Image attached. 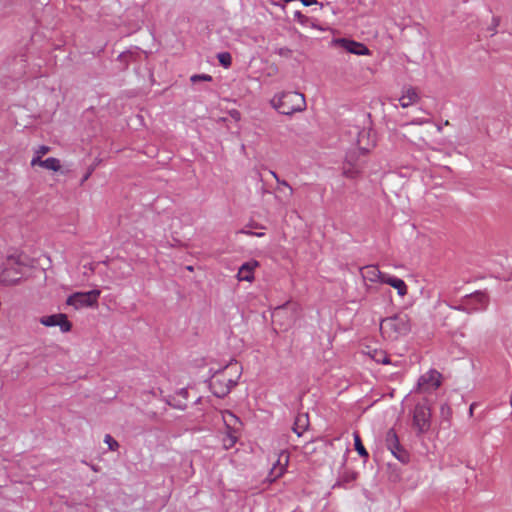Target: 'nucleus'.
<instances>
[{"label":"nucleus","instance_id":"nucleus-10","mask_svg":"<svg viewBox=\"0 0 512 512\" xmlns=\"http://www.w3.org/2000/svg\"><path fill=\"white\" fill-rule=\"evenodd\" d=\"M362 170V166L359 164L354 153H350L346 156V159L342 166V173L346 178L355 179L357 178Z\"/></svg>","mask_w":512,"mask_h":512},{"label":"nucleus","instance_id":"nucleus-1","mask_svg":"<svg viewBox=\"0 0 512 512\" xmlns=\"http://www.w3.org/2000/svg\"><path fill=\"white\" fill-rule=\"evenodd\" d=\"M242 374V366L236 360H231L223 368L215 371L210 379V389L217 397L226 396L237 384Z\"/></svg>","mask_w":512,"mask_h":512},{"label":"nucleus","instance_id":"nucleus-34","mask_svg":"<svg viewBox=\"0 0 512 512\" xmlns=\"http://www.w3.org/2000/svg\"><path fill=\"white\" fill-rule=\"evenodd\" d=\"M242 233H245L247 235H255V236H258V237L263 236V233H253V232H250V231H242Z\"/></svg>","mask_w":512,"mask_h":512},{"label":"nucleus","instance_id":"nucleus-21","mask_svg":"<svg viewBox=\"0 0 512 512\" xmlns=\"http://www.w3.org/2000/svg\"><path fill=\"white\" fill-rule=\"evenodd\" d=\"M178 396H180L182 398V400H179V401H175V397H172L170 399L167 400V403L170 405V406H173L174 408H177V409H184L186 407V400L188 398V392L185 388H182L179 390V392L177 393Z\"/></svg>","mask_w":512,"mask_h":512},{"label":"nucleus","instance_id":"nucleus-2","mask_svg":"<svg viewBox=\"0 0 512 512\" xmlns=\"http://www.w3.org/2000/svg\"><path fill=\"white\" fill-rule=\"evenodd\" d=\"M411 331V319L406 313H397L386 317L380 322V333L383 339L396 341Z\"/></svg>","mask_w":512,"mask_h":512},{"label":"nucleus","instance_id":"nucleus-22","mask_svg":"<svg viewBox=\"0 0 512 512\" xmlns=\"http://www.w3.org/2000/svg\"><path fill=\"white\" fill-rule=\"evenodd\" d=\"M308 427V416L306 414L299 415L296 418L293 430L298 435L301 436L303 432Z\"/></svg>","mask_w":512,"mask_h":512},{"label":"nucleus","instance_id":"nucleus-24","mask_svg":"<svg viewBox=\"0 0 512 512\" xmlns=\"http://www.w3.org/2000/svg\"><path fill=\"white\" fill-rule=\"evenodd\" d=\"M239 431H226V436L223 438V445L225 449H230L235 445L238 439Z\"/></svg>","mask_w":512,"mask_h":512},{"label":"nucleus","instance_id":"nucleus-9","mask_svg":"<svg viewBox=\"0 0 512 512\" xmlns=\"http://www.w3.org/2000/svg\"><path fill=\"white\" fill-rule=\"evenodd\" d=\"M441 385V374L436 370H430L422 375L418 381V387L422 391L435 390Z\"/></svg>","mask_w":512,"mask_h":512},{"label":"nucleus","instance_id":"nucleus-18","mask_svg":"<svg viewBox=\"0 0 512 512\" xmlns=\"http://www.w3.org/2000/svg\"><path fill=\"white\" fill-rule=\"evenodd\" d=\"M222 419L225 424L226 430L229 431H239L241 427V422L239 418L231 413L230 411L222 412Z\"/></svg>","mask_w":512,"mask_h":512},{"label":"nucleus","instance_id":"nucleus-13","mask_svg":"<svg viewBox=\"0 0 512 512\" xmlns=\"http://www.w3.org/2000/svg\"><path fill=\"white\" fill-rule=\"evenodd\" d=\"M385 443L387 448L397 459H399L400 461H404L405 453L400 446L398 436L394 430L390 429L386 433Z\"/></svg>","mask_w":512,"mask_h":512},{"label":"nucleus","instance_id":"nucleus-25","mask_svg":"<svg viewBox=\"0 0 512 512\" xmlns=\"http://www.w3.org/2000/svg\"><path fill=\"white\" fill-rule=\"evenodd\" d=\"M42 167L47 170H52L54 172H57L61 168L60 160L54 157L47 158L43 161Z\"/></svg>","mask_w":512,"mask_h":512},{"label":"nucleus","instance_id":"nucleus-11","mask_svg":"<svg viewBox=\"0 0 512 512\" xmlns=\"http://www.w3.org/2000/svg\"><path fill=\"white\" fill-rule=\"evenodd\" d=\"M289 463V454L286 451H281L278 455L276 463L273 465L269 472V480L275 481L279 477H281Z\"/></svg>","mask_w":512,"mask_h":512},{"label":"nucleus","instance_id":"nucleus-16","mask_svg":"<svg viewBox=\"0 0 512 512\" xmlns=\"http://www.w3.org/2000/svg\"><path fill=\"white\" fill-rule=\"evenodd\" d=\"M384 284H387L397 291L400 297H404L408 294L407 284L400 278L393 275L387 274L384 278Z\"/></svg>","mask_w":512,"mask_h":512},{"label":"nucleus","instance_id":"nucleus-15","mask_svg":"<svg viewBox=\"0 0 512 512\" xmlns=\"http://www.w3.org/2000/svg\"><path fill=\"white\" fill-rule=\"evenodd\" d=\"M419 100V93L414 87H406L402 90V94L399 98L401 107L407 108Z\"/></svg>","mask_w":512,"mask_h":512},{"label":"nucleus","instance_id":"nucleus-26","mask_svg":"<svg viewBox=\"0 0 512 512\" xmlns=\"http://www.w3.org/2000/svg\"><path fill=\"white\" fill-rule=\"evenodd\" d=\"M104 442L108 445V448L111 451H116L119 448L118 442L110 434L105 435Z\"/></svg>","mask_w":512,"mask_h":512},{"label":"nucleus","instance_id":"nucleus-19","mask_svg":"<svg viewBox=\"0 0 512 512\" xmlns=\"http://www.w3.org/2000/svg\"><path fill=\"white\" fill-rule=\"evenodd\" d=\"M366 354H368L377 363L388 364L390 362L388 355L383 350L367 347Z\"/></svg>","mask_w":512,"mask_h":512},{"label":"nucleus","instance_id":"nucleus-32","mask_svg":"<svg viewBox=\"0 0 512 512\" xmlns=\"http://www.w3.org/2000/svg\"><path fill=\"white\" fill-rule=\"evenodd\" d=\"M44 160H42V157L39 156V155H35L32 160H31V166H41L42 167V163H43Z\"/></svg>","mask_w":512,"mask_h":512},{"label":"nucleus","instance_id":"nucleus-23","mask_svg":"<svg viewBox=\"0 0 512 512\" xmlns=\"http://www.w3.org/2000/svg\"><path fill=\"white\" fill-rule=\"evenodd\" d=\"M353 438H354L355 450L358 452V454L361 457L368 458L369 454H368L366 448L364 447V445L362 443V440H361V437H360L359 433L358 432H354L353 433Z\"/></svg>","mask_w":512,"mask_h":512},{"label":"nucleus","instance_id":"nucleus-28","mask_svg":"<svg viewBox=\"0 0 512 512\" xmlns=\"http://www.w3.org/2000/svg\"><path fill=\"white\" fill-rule=\"evenodd\" d=\"M192 83H196L198 81H212V77L208 74H195L190 78Z\"/></svg>","mask_w":512,"mask_h":512},{"label":"nucleus","instance_id":"nucleus-4","mask_svg":"<svg viewBox=\"0 0 512 512\" xmlns=\"http://www.w3.org/2000/svg\"><path fill=\"white\" fill-rule=\"evenodd\" d=\"M25 265L16 257H8L0 268V284L14 286L20 283Z\"/></svg>","mask_w":512,"mask_h":512},{"label":"nucleus","instance_id":"nucleus-12","mask_svg":"<svg viewBox=\"0 0 512 512\" xmlns=\"http://www.w3.org/2000/svg\"><path fill=\"white\" fill-rule=\"evenodd\" d=\"M360 273L365 282L383 283L387 273H383L376 265H367L360 269Z\"/></svg>","mask_w":512,"mask_h":512},{"label":"nucleus","instance_id":"nucleus-20","mask_svg":"<svg viewBox=\"0 0 512 512\" xmlns=\"http://www.w3.org/2000/svg\"><path fill=\"white\" fill-rule=\"evenodd\" d=\"M276 192L278 193L280 198L286 200L290 199L293 195L292 187L285 180H278Z\"/></svg>","mask_w":512,"mask_h":512},{"label":"nucleus","instance_id":"nucleus-17","mask_svg":"<svg viewBox=\"0 0 512 512\" xmlns=\"http://www.w3.org/2000/svg\"><path fill=\"white\" fill-rule=\"evenodd\" d=\"M257 261H250L244 263L238 271L237 278L239 281L252 282L254 279V270L258 267Z\"/></svg>","mask_w":512,"mask_h":512},{"label":"nucleus","instance_id":"nucleus-14","mask_svg":"<svg viewBox=\"0 0 512 512\" xmlns=\"http://www.w3.org/2000/svg\"><path fill=\"white\" fill-rule=\"evenodd\" d=\"M358 149L363 152H369L375 146V139L370 130L362 129L358 132Z\"/></svg>","mask_w":512,"mask_h":512},{"label":"nucleus","instance_id":"nucleus-31","mask_svg":"<svg viewBox=\"0 0 512 512\" xmlns=\"http://www.w3.org/2000/svg\"><path fill=\"white\" fill-rule=\"evenodd\" d=\"M50 151V148L48 146H39L38 149L36 150L35 154L43 157L44 155H46L48 152Z\"/></svg>","mask_w":512,"mask_h":512},{"label":"nucleus","instance_id":"nucleus-3","mask_svg":"<svg viewBox=\"0 0 512 512\" xmlns=\"http://www.w3.org/2000/svg\"><path fill=\"white\" fill-rule=\"evenodd\" d=\"M272 107L283 115H293L306 109L305 96L295 91H284L276 93L271 101Z\"/></svg>","mask_w":512,"mask_h":512},{"label":"nucleus","instance_id":"nucleus-7","mask_svg":"<svg viewBox=\"0 0 512 512\" xmlns=\"http://www.w3.org/2000/svg\"><path fill=\"white\" fill-rule=\"evenodd\" d=\"M335 44L351 54L359 56L371 55V51L369 50V48L361 42H357L347 38H340L335 40Z\"/></svg>","mask_w":512,"mask_h":512},{"label":"nucleus","instance_id":"nucleus-33","mask_svg":"<svg viewBox=\"0 0 512 512\" xmlns=\"http://www.w3.org/2000/svg\"><path fill=\"white\" fill-rule=\"evenodd\" d=\"M92 171H93V169L91 168V169H90V170L85 174V176H84V177H83V179H82V183H83V182H85V181L90 177V175L92 174Z\"/></svg>","mask_w":512,"mask_h":512},{"label":"nucleus","instance_id":"nucleus-29","mask_svg":"<svg viewBox=\"0 0 512 512\" xmlns=\"http://www.w3.org/2000/svg\"><path fill=\"white\" fill-rule=\"evenodd\" d=\"M440 413H441V416L445 420H449V418L451 417L452 411H451V408L447 404H443V405H441Z\"/></svg>","mask_w":512,"mask_h":512},{"label":"nucleus","instance_id":"nucleus-27","mask_svg":"<svg viewBox=\"0 0 512 512\" xmlns=\"http://www.w3.org/2000/svg\"><path fill=\"white\" fill-rule=\"evenodd\" d=\"M218 60L225 68L229 67L231 65V55L227 52L220 53L218 55Z\"/></svg>","mask_w":512,"mask_h":512},{"label":"nucleus","instance_id":"nucleus-8","mask_svg":"<svg viewBox=\"0 0 512 512\" xmlns=\"http://www.w3.org/2000/svg\"><path fill=\"white\" fill-rule=\"evenodd\" d=\"M40 323L46 327L59 326L64 333L69 332L72 328L71 322L66 314L58 313L40 318Z\"/></svg>","mask_w":512,"mask_h":512},{"label":"nucleus","instance_id":"nucleus-5","mask_svg":"<svg viewBox=\"0 0 512 512\" xmlns=\"http://www.w3.org/2000/svg\"><path fill=\"white\" fill-rule=\"evenodd\" d=\"M100 295L101 291L99 289L88 292H75L68 297L67 304L73 306L75 309L93 307L98 304Z\"/></svg>","mask_w":512,"mask_h":512},{"label":"nucleus","instance_id":"nucleus-6","mask_svg":"<svg viewBox=\"0 0 512 512\" xmlns=\"http://www.w3.org/2000/svg\"><path fill=\"white\" fill-rule=\"evenodd\" d=\"M430 409L422 404H418L415 407L413 415V425L420 432L424 433L430 428Z\"/></svg>","mask_w":512,"mask_h":512},{"label":"nucleus","instance_id":"nucleus-35","mask_svg":"<svg viewBox=\"0 0 512 512\" xmlns=\"http://www.w3.org/2000/svg\"><path fill=\"white\" fill-rule=\"evenodd\" d=\"M270 173L276 179L277 182H278V180H280L278 175L274 171H270Z\"/></svg>","mask_w":512,"mask_h":512},{"label":"nucleus","instance_id":"nucleus-30","mask_svg":"<svg viewBox=\"0 0 512 512\" xmlns=\"http://www.w3.org/2000/svg\"><path fill=\"white\" fill-rule=\"evenodd\" d=\"M294 18L297 20L298 23H300L301 25H306V23L308 22V17L303 15L301 12L299 11H296L294 13Z\"/></svg>","mask_w":512,"mask_h":512}]
</instances>
